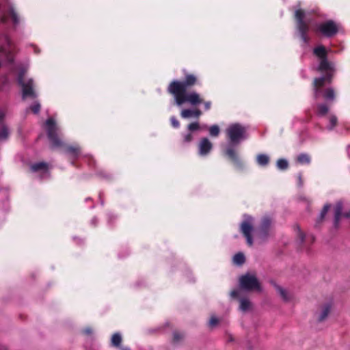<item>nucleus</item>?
Here are the masks:
<instances>
[{"label":"nucleus","instance_id":"nucleus-1","mask_svg":"<svg viewBox=\"0 0 350 350\" xmlns=\"http://www.w3.org/2000/svg\"><path fill=\"white\" fill-rule=\"evenodd\" d=\"M197 85H200L198 77L192 73H185L183 81H172L167 88V92L174 96L175 103L178 106H181L186 103L192 106L203 103L204 109L208 111L211 107V101H204L200 94L196 91L187 92V90Z\"/></svg>","mask_w":350,"mask_h":350},{"label":"nucleus","instance_id":"nucleus-2","mask_svg":"<svg viewBox=\"0 0 350 350\" xmlns=\"http://www.w3.org/2000/svg\"><path fill=\"white\" fill-rule=\"evenodd\" d=\"M246 128L239 123L232 124L226 130L230 145L226 148L224 154L239 170L244 169V163L238 151L232 145H238L242 140L245 139L246 138Z\"/></svg>","mask_w":350,"mask_h":350},{"label":"nucleus","instance_id":"nucleus-3","mask_svg":"<svg viewBox=\"0 0 350 350\" xmlns=\"http://www.w3.org/2000/svg\"><path fill=\"white\" fill-rule=\"evenodd\" d=\"M47 137L53 148H62L64 152L72 159H77L81 154V148L79 145H68L64 144L58 134V128L53 118H49L46 122Z\"/></svg>","mask_w":350,"mask_h":350},{"label":"nucleus","instance_id":"nucleus-4","mask_svg":"<svg viewBox=\"0 0 350 350\" xmlns=\"http://www.w3.org/2000/svg\"><path fill=\"white\" fill-rule=\"evenodd\" d=\"M305 12L303 10L299 9L296 10L295 18L296 20L297 29L299 33L300 37L304 43H308L309 37L308 32L309 31V24L304 21Z\"/></svg>","mask_w":350,"mask_h":350},{"label":"nucleus","instance_id":"nucleus-5","mask_svg":"<svg viewBox=\"0 0 350 350\" xmlns=\"http://www.w3.org/2000/svg\"><path fill=\"white\" fill-rule=\"evenodd\" d=\"M339 28V24L333 20H327L317 27L316 32L326 38H332L338 33Z\"/></svg>","mask_w":350,"mask_h":350},{"label":"nucleus","instance_id":"nucleus-6","mask_svg":"<svg viewBox=\"0 0 350 350\" xmlns=\"http://www.w3.org/2000/svg\"><path fill=\"white\" fill-rule=\"evenodd\" d=\"M25 71L21 70L18 75V83L22 88V96L25 99L27 97L36 98V94L33 90V81L31 79H29L27 82L24 81Z\"/></svg>","mask_w":350,"mask_h":350},{"label":"nucleus","instance_id":"nucleus-7","mask_svg":"<svg viewBox=\"0 0 350 350\" xmlns=\"http://www.w3.org/2000/svg\"><path fill=\"white\" fill-rule=\"evenodd\" d=\"M239 285L241 288L246 291L260 290V284L257 278L254 275L249 273L241 276Z\"/></svg>","mask_w":350,"mask_h":350},{"label":"nucleus","instance_id":"nucleus-8","mask_svg":"<svg viewBox=\"0 0 350 350\" xmlns=\"http://www.w3.org/2000/svg\"><path fill=\"white\" fill-rule=\"evenodd\" d=\"M271 219L269 217H264L257 230V236L262 240H265L269 235Z\"/></svg>","mask_w":350,"mask_h":350},{"label":"nucleus","instance_id":"nucleus-9","mask_svg":"<svg viewBox=\"0 0 350 350\" xmlns=\"http://www.w3.org/2000/svg\"><path fill=\"white\" fill-rule=\"evenodd\" d=\"M252 218L251 217H248L241 224V232L243 233L244 237L246 238L247 243L250 246H252L253 244V240H252Z\"/></svg>","mask_w":350,"mask_h":350},{"label":"nucleus","instance_id":"nucleus-10","mask_svg":"<svg viewBox=\"0 0 350 350\" xmlns=\"http://www.w3.org/2000/svg\"><path fill=\"white\" fill-rule=\"evenodd\" d=\"M0 57L9 63H12L14 61L13 52L9 41H8L5 46H0Z\"/></svg>","mask_w":350,"mask_h":350},{"label":"nucleus","instance_id":"nucleus-11","mask_svg":"<svg viewBox=\"0 0 350 350\" xmlns=\"http://www.w3.org/2000/svg\"><path fill=\"white\" fill-rule=\"evenodd\" d=\"M198 147L199 154L200 156H206L213 149V144L208 138L204 137L201 139Z\"/></svg>","mask_w":350,"mask_h":350},{"label":"nucleus","instance_id":"nucleus-12","mask_svg":"<svg viewBox=\"0 0 350 350\" xmlns=\"http://www.w3.org/2000/svg\"><path fill=\"white\" fill-rule=\"evenodd\" d=\"M325 81H324V78L319 77L315 78L313 81V91H314V97L315 99H317L319 96V94L321 91V88L325 85Z\"/></svg>","mask_w":350,"mask_h":350},{"label":"nucleus","instance_id":"nucleus-13","mask_svg":"<svg viewBox=\"0 0 350 350\" xmlns=\"http://www.w3.org/2000/svg\"><path fill=\"white\" fill-rule=\"evenodd\" d=\"M319 71L322 72L335 71L334 64L327 60V58L321 59L320 64L318 68Z\"/></svg>","mask_w":350,"mask_h":350},{"label":"nucleus","instance_id":"nucleus-14","mask_svg":"<svg viewBox=\"0 0 350 350\" xmlns=\"http://www.w3.org/2000/svg\"><path fill=\"white\" fill-rule=\"evenodd\" d=\"M343 208L342 203L341 202H338L336 204L334 210V226L336 228L338 227L340 219L342 215V211Z\"/></svg>","mask_w":350,"mask_h":350},{"label":"nucleus","instance_id":"nucleus-15","mask_svg":"<svg viewBox=\"0 0 350 350\" xmlns=\"http://www.w3.org/2000/svg\"><path fill=\"white\" fill-rule=\"evenodd\" d=\"M329 208H330V205L329 204H325L323 206V209L321 211L319 217L316 220V223H315V227L316 228L320 227L321 223L325 219V215L327 213V212L329 210Z\"/></svg>","mask_w":350,"mask_h":350},{"label":"nucleus","instance_id":"nucleus-16","mask_svg":"<svg viewBox=\"0 0 350 350\" xmlns=\"http://www.w3.org/2000/svg\"><path fill=\"white\" fill-rule=\"evenodd\" d=\"M323 96L327 101H334L336 98L334 90L332 88L325 89L323 92Z\"/></svg>","mask_w":350,"mask_h":350},{"label":"nucleus","instance_id":"nucleus-17","mask_svg":"<svg viewBox=\"0 0 350 350\" xmlns=\"http://www.w3.org/2000/svg\"><path fill=\"white\" fill-rule=\"evenodd\" d=\"M47 169L48 165L45 162H39L31 165V170L33 172L39 171H46Z\"/></svg>","mask_w":350,"mask_h":350},{"label":"nucleus","instance_id":"nucleus-18","mask_svg":"<svg viewBox=\"0 0 350 350\" xmlns=\"http://www.w3.org/2000/svg\"><path fill=\"white\" fill-rule=\"evenodd\" d=\"M269 161V157L265 154H259L256 157V162L260 166L267 165Z\"/></svg>","mask_w":350,"mask_h":350},{"label":"nucleus","instance_id":"nucleus-19","mask_svg":"<svg viewBox=\"0 0 350 350\" xmlns=\"http://www.w3.org/2000/svg\"><path fill=\"white\" fill-rule=\"evenodd\" d=\"M314 54L321 59L327 58V51L323 46H319L314 49Z\"/></svg>","mask_w":350,"mask_h":350},{"label":"nucleus","instance_id":"nucleus-20","mask_svg":"<svg viewBox=\"0 0 350 350\" xmlns=\"http://www.w3.org/2000/svg\"><path fill=\"white\" fill-rule=\"evenodd\" d=\"M329 111V107L325 103L318 104L317 106V114L320 116H325Z\"/></svg>","mask_w":350,"mask_h":350},{"label":"nucleus","instance_id":"nucleus-21","mask_svg":"<svg viewBox=\"0 0 350 350\" xmlns=\"http://www.w3.org/2000/svg\"><path fill=\"white\" fill-rule=\"evenodd\" d=\"M331 310V306L326 304L323 307L322 312L318 318L319 322L323 321L329 315Z\"/></svg>","mask_w":350,"mask_h":350},{"label":"nucleus","instance_id":"nucleus-22","mask_svg":"<svg viewBox=\"0 0 350 350\" xmlns=\"http://www.w3.org/2000/svg\"><path fill=\"white\" fill-rule=\"evenodd\" d=\"M122 340V336L119 333H116L113 334L111 340V346L116 348L120 347Z\"/></svg>","mask_w":350,"mask_h":350},{"label":"nucleus","instance_id":"nucleus-23","mask_svg":"<svg viewBox=\"0 0 350 350\" xmlns=\"http://www.w3.org/2000/svg\"><path fill=\"white\" fill-rule=\"evenodd\" d=\"M8 137V128L3 123H0V141L6 140Z\"/></svg>","mask_w":350,"mask_h":350},{"label":"nucleus","instance_id":"nucleus-24","mask_svg":"<svg viewBox=\"0 0 350 350\" xmlns=\"http://www.w3.org/2000/svg\"><path fill=\"white\" fill-rule=\"evenodd\" d=\"M310 161V157L308 154L301 153L297 157V161L300 164H309Z\"/></svg>","mask_w":350,"mask_h":350},{"label":"nucleus","instance_id":"nucleus-25","mask_svg":"<svg viewBox=\"0 0 350 350\" xmlns=\"http://www.w3.org/2000/svg\"><path fill=\"white\" fill-rule=\"evenodd\" d=\"M329 125L327 126L328 131H332L338 125V118L335 115L329 116Z\"/></svg>","mask_w":350,"mask_h":350},{"label":"nucleus","instance_id":"nucleus-26","mask_svg":"<svg viewBox=\"0 0 350 350\" xmlns=\"http://www.w3.org/2000/svg\"><path fill=\"white\" fill-rule=\"evenodd\" d=\"M239 301H240L239 308L241 311L245 312L247 310H249L251 303L247 299L241 298V299H240Z\"/></svg>","mask_w":350,"mask_h":350},{"label":"nucleus","instance_id":"nucleus-27","mask_svg":"<svg viewBox=\"0 0 350 350\" xmlns=\"http://www.w3.org/2000/svg\"><path fill=\"white\" fill-rule=\"evenodd\" d=\"M233 261L235 264L241 265L245 261V256L243 253L239 252L236 254L233 257Z\"/></svg>","mask_w":350,"mask_h":350},{"label":"nucleus","instance_id":"nucleus-28","mask_svg":"<svg viewBox=\"0 0 350 350\" xmlns=\"http://www.w3.org/2000/svg\"><path fill=\"white\" fill-rule=\"evenodd\" d=\"M275 287H276L278 292L280 293L281 297L283 299L284 301H288L290 300V297L288 296V294L286 291V290H284L280 286H276Z\"/></svg>","mask_w":350,"mask_h":350},{"label":"nucleus","instance_id":"nucleus-29","mask_svg":"<svg viewBox=\"0 0 350 350\" xmlns=\"http://www.w3.org/2000/svg\"><path fill=\"white\" fill-rule=\"evenodd\" d=\"M180 116L183 118H189L191 117H194L193 109H183L180 112Z\"/></svg>","mask_w":350,"mask_h":350},{"label":"nucleus","instance_id":"nucleus-30","mask_svg":"<svg viewBox=\"0 0 350 350\" xmlns=\"http://www.w3.org/2000/svg\"><path fill=\"white\" fill-rule=\"evenodd\" d=\"M219 127L216 124L212 125L209 128V134L212 137H217L219 135Z\"/></svg>","mask_w":350,"mask_h":350},{"label":"nucleus","instance_id":"nucleus-31","mask_svg":"<svg viewBox=\"0 0 350 350\" xmlns=\"http://www.w3.org/2000/svg\"><path fill=\"white\" fill-rule=\"evenodd\" d=\"M277 167L280 170H286L288 167V163L286 160L280 159L277 161Z\"/></svg>","mask_w":350,"mask_h":350},{"label":"nucleus","instance_id":"nucleus-32","mask_svg":"<svg viewBox=\"0 0 350 350\" xmlns=\"http://www.w3.org/2000/svg\"><path fill=\"white\" fill-rule=\"evenodd\" d=\"M185 337L183 333L179 332L178 331H175L173 333V341L174 342H178L182 340Z\"/></svg>","mask_w":350,"mask_h":350},{"label":"nucleus","instance_id":"nucleus-33","mask_svg":"<svg viewBox=\"0 0 350 350\" xmlns=\"http://www.w3.org/2000/svg\"><path fill=\"white\" fill-rule=\"evenodd\" d=\"M335 71H329L325 72V75L323 77H321L322 78H324V81L325 83H331L334 77V74Z\"/></svg>","mask_w":350,"mask_h":350},{"label":"nucleus","instance_id":"nucleus-34","mask_svg":"<svg viewBox=\"0 0 350 350\" xmlns=\"http://www.w3.org/2000/svg\"><path fill=\"white\" fill-rule=\"evenodd\" d=\"M40 104L38 102L34 103L33 105L30 106V109L34 114H38L40 110Z\"/></svg>","mask_w":350,"mask_h":350},{"label":"nucleus","instance_id":"nucleus-35","mask_svg":"<svg viewBox=\"0 0 350 350\" xmlns=\"http://www.w3.org/2000/svg\"><path fill=\"white\" fill-rule=\"evenodd\" d=\"M10 15V18H11L12 21H13V23L14 24H18L19 22V19H18L17 14L16 12H14V10H11Z\"/></svg>","mask_w":350,"mask_h":350},{"label":"nucleus","instance_id":"nucleus-36","mask_svg":"<svg viewBox=\"0 0 350 350\" xmlns=\"http://www.w3.org/2000/svg\"><path fill=\"white\" fill-rule=\"evenodd\" d=\"M170 122H171L172 126L174 128H176V129L179 128V126H180V122H179V121L176 119V118L175 116H172V117L170 118Z\"/></svg>","mask_w":350,"mask_h":350},{"label":"nucleus","instance_id":"nucleus-37","mask_svg":"<svg viewBox=\"0 0 350 350\" xmlns=\"http://www.w3.org/2000/svg\"><path fill=\"white\" fill-rule=\"evenodd\" d=\"M200 125L198 122H192L188 125V129L190 131H195L198 130Z\"/></svg>","mask_w":350,"mask_h":350},{"label":"nucleus","instance_id":"nucleus-38","mask_svg":"<svg viewBox=\"0 0 350 350\" xmlns=\"http://www.w3.org/2000/svg\"><path fill=\"white\" fill-rule=\"evenodd\" d=\"M218 323H219V319L216 317L212 316L211 317L210 321H209V325L211 327L215 326L216 325H217Z\"/></svg>","mask_w":350,"mask_h":350},{"label":"nucleus","instance_id":"nucleus-39","mask_svg":"<svg viewBox=\"0 0 350 350\" xmlns=\"http://www.w3.org/2000/svg\"><path fill=\"white\" fill-rule=\"evenodd\" d=\"M298 237L300 240V243H303L305 240V234L303 232L300 230V229L298 228Z\"/></svg>","mask_w":350,"mask_h":350},{"label":"nucleus","instance_id":"nucleus-40","mask_svg":"<svg viewBox=\"0 0 350 350\" xmlns=\"http://www.w3.org/2000/svg\"><path fill=\"white\" fill-rule=\"evenodd\" d=\"M192 139H193L192 135L191 133H188L185 135L183 141H184V142L189 143V142H191Z\"/></svg>","mask_w":350,"mask_h":350},{"label":"nucleus","instance_id":"nucleus-41","mask_svg":"<svg viewBox=\"0 0 350 350\" xmlns=\"http://www.w3.org/2000/svg\"><path fill=\"white\" fill-rule=\"evenodd\" d=\"M193 114L194 118H199L200 116L202 115V111L199 109H193Z\"/></svg>","mask_w":350,"mask_h":350},{"label":"nucleus","instance_id":"nucleus-42","mask_svg":"<svg viewBox=\"0 0 350 350\" xmlns=\"http://www.w3.org/2000/svg\"><path fill=\"white\" fill-rule=\"evenodd\" d=\"M239 295V291L237 290H233L230 292V296L232 297V298H237Z\"/></svg>","mask_w":350,"mask_h":350},{"label":"nucleus","instance_id":"nucleus-43","mask_svg":"<svg viewBox=\"0 0 350 350\" xmlns=\"http://www.w3.org/2000/svg\"><path fill=\"white\" fill-rule=\"evenodd\" d=\"M93 331L91 327H86L83 330V333L85 335H91Z\"/></svg>","mask_w":350,"mask_h":350},{"label":"nucleus","instance_id":"nucleus-44","mask_svg":"<svg viewBox=\"0 0 350 350\" xmlns=\"http://www.w3.org/2000/svg\"><path fill=\"white\" fill-rule=\"evenodd\" d=\"M343 216L347 217V218H349L350 219V211L349 212H345L344 214H343Z\"/></svg>","mask_w":350,"mask_h":350},{"label":"nucleus","instance_id":"nucleus-45","mask_svg":"<svg viewBox=\"0 0 350 350\" xmlns=\"http://www.w3.org/2000/svg\"><path fill=\"white\" fill-rule=\"evenodd\" d=\"M4 113L2 111H0V121H2L4 118Z\"/></svg>","mask_w":350,"mask_h":350},{"label":"nucleus","instance_id":"nucleus-46","mask_svg":"<svg viewBox=\"0 0 350 350\" xmlns=\"http://www.w3.org/2000/svg\"><path fill=\"white\" fill-rule=\"evenodd\" d=\"M120 350H131L130 348L127 347H119Z\"/></svg>","mask_w":350,"mask_h":350},{"label":"nucleus","instance_id":"nucleus-47","mask_svg":"<svg viewBox=\"0 0 350 350\" xmlns=\"http://www.w3.org/2000/svg\"><path fill=\"white\" fill-rule=\"evenodd\" d=\"M311 242L313 243L314 241V237L311 235L310 236Z\"/></svg>","mask_w":350,"mask_h":350},{"label":"nucleus","instance_id":"nucleus-48","mask_svg":"<svg viewBox=\"0 0 350 350\" xmlns=\"http://www.w3.org/2000/svg\"><path fill=\"white\" fill-rule=\"evenodd\" d=\"M3 80H4V81H3V83H5V82L7 81V78H6V77H5Z\"/></svg>","mask_w":350,"mask_h":350}]
</instances>
